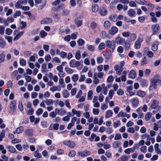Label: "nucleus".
<instances>
[{"mask_svg": "<svg viewBox=\"0 0 161 161\" xmlns=\"http://www.w3.org/2000/svg\"><path fill=\"white\" fill-rule=\"evenodd\" d=\"M45 102L46 104L47 105H50L53 104V101L52 99H47Z\"/></svg>", "mask_w": 161, "mask_h": 161, "instance_id": "obj_44", "label": "nucleus"}, {"mask_svg": "<svg viewBox=\"0 0 161 161\" xmlns=\"http://www.w3.org/2000/svg\"><path fill=\"white\" fill-rule=\"evenodd\" d=\"M93 94V91L92 90L89 91L87 94V97L89 99H92V95Z\"/></svg>", "mask_w": 161, "mask_h": 161, "instance_id": "obj_53", "label": "nucleus"}, {"mask_svg": "<svg viewBox=\"0 0 161 161\" xmlns=\"http://www.w3.org/2000/svg\"><path fill=\"white\" fill-rule=\"evenodd\" d=\"M129 76L131 79H134L136 76V72L133 70H131L129 73Z\"/></svg>", "mask_w": 161, "mask_h": 161, "instance_id": "obj_16", "label": "nucleus"}, {"mask_svg": "<svg viewBox=\"0 0 161 161\" xmlns=\"http://www.w3.org/2000/svg\"><path fill=\"white\" fill-rule=\"evenodd\" d=\"M20 64L22 66H25L26 65V62L24 59H20L19 61Z\"/></svg>", "mask_w": 161, "mask_h": 161, "instance_id": "obj_46", "label": "nucleus"}, {"mask_svg": "<svg viewBox=\"0 0 161 161\" xmlns=\"http://www.w3.org/2000/svg\"><path fill=\"white\" fill-rule=\"evenodd\" d=\"M106 45L109 48V52L112 53L114 52L116 47L115 42L114 40H107L106 41Z\"/></svg>", "mask_w": 161, "mask_h": 161, "instance_id": "obj_1", "label": "nucleus"}, {"mask_svg": "<svg viewBox=\"0 0 161 161\" xmlns=\"http://www.w3.org/2000/svg\"><path fill=\"white\" fill-rule=\"evenodd\" d=\"M140 151L141 152L145 153L147 151V147L145 146H143L140 148Z\"/></svg>", "mask_w": 161, "mask_h": 161, "instance_id": "obj_47", "label": "nucleus"}, {"mask_svg": "<svg viewBox=\"0 0 161 161\" xmlns=\"http://www.w3.org/2000/svg\"><path fill=\"white\" fill-rule=\"evenodd\" d=\"M24 130V127L23 126H20L16 129V132L17 134H19L21 133Z\"/></svg>", "mask_w": 161, "mask_h": 161, "instance_id": "obj_30", "label": "nucleus"}, {"mask_svg": "<svg viewBox=\"0 0 161 161\" xmlns=\"http://www.w3.org/2000/svg\"><path fill=\"white\" fill-rule=\"evenodd\" d=\"M106 46V45L104 43L102 42L99 45L98 48L100 50H102L105 48Z\"/></svg>", "mask_w": 161, "mask_h": 161, "instance_id": "obj_42", "label": "nucleus"}, {"mask_svg": "<svg viewBox=\"0 0 161 161\" xmlns=\"http://www.w3.org/2000/svg\"><path fill=\"white\" fill-rule=\"evenodd\" d=\"M64 6L65 5L64 4L62 3L57 6L53 7L52 9L54 11L58 12L62 10H63L64 7Z\"/></svg>", "mask_w": 161, "mask_h": 161, "instance_id": "obj_5", "label": "nucleus"}, {"mask_svg": "<svg viewBox=\"0 0 161 161\" xmlns=\"http://www.w3.org/2000/svg\"><path fill=\"white\" fill-rule=\"evenodd\" d=\"M99 14L101 16H105L107 14L106 9L103 7L100 8L99 9Z\"/></svg>", "mask_w": 161, "mask_h": 161, "instance_id": "obj_15", "label": "nucleus"}, {"mask_svg": "<svg viewBox=\"0 0 161 161\" xmlns=\"http://www.w3.org/2000/svg\"><path fill=\"white\" fill-rule=\"evenodd\" d=\"M114 80V77L112 75L109 76L107 79V81L108 82H112Z\"/></svg>", "mask_w": 161, "mask_h": 161, "instance_id": "obj_57", "label": "nucleus"}, {"mask_svg": "<svg viewBox=\"0 0 161 161\" xmlns=\"http://www.w3.org/2000/svg\"><path fill=\"white\" fill-rule=\"evenodd\" d=\"M34 155L35 157H37V158H40L42 156L41 154L39 153L38 150H36L34 152Z\"/></svg>", "mask_w": 161, "mask_h": 161, "instance_id": "obj_36", "label": "nucleus"}, {"mask_svg": "<svg viewBox=\"0 0 161 161\" xmlns=\"http://www.w3.org/2000/svg\"><path fill=\"white\" fill-rule=\"evenodd\" d=\"M144 1L146 3L145 4L146 5H148L150 8H152V9H153V8L154 7V6L153 4L150 3L145 0H144Z\"/></svg>", "mask_w": 161, "mask_h": 161, "instance_id": "obj_51", "label": "nucleus"}, {"mask_svg": "<svg viewBox=\"0 0 161 161\" xmlns=\"http://www.w3.org/2000/svg\"><path fill=\"white\" fill-rule=\"evenodd\" d=\"M21 12L20 11H17L13 15V17L16 18L20 16L21 14Z\"/></svg>", "mask_w": 161, "mask_h": 161, "instance_id": "obj_50", "label": "nucleus"}, {"mask_svg": "<svg viewBox=\"0 0 161 161\" xmlns=\"http://www.w3.org/2000/svg\"><path fill=\"white\" fill-rule=\"evenodd\" d=\"M97 61L98 64L102 63L103 61V58L102 57H97Z\"/></svg>", "mask_w": 161, "mask_h": 161, "instance_id": "obj_52", "label": "nucleus"}, {"mask_svg": "<svg viewBox=\"0 0 161 161\" xmlns=\"http://www.w3.org/2000/svg\"><path fill=\"white\" fill-rule=\"evenodd\" d=\"M20 24L22 25V26L20 27L21 29H24L25 28L26 26V22L24 21H21L20 22Z\"/></svg>", "mask_w": 161, "mask_h": 161, "instance_id": "obj_61", "label": "nucleus"}, {"mask_svg": "<svg viewBox=\"0 0 161 161\" xmlns=\"http://www.w3.org/2000/svg\"><path fill=\"white\" fill-rule=\"evenodd\" d=\"M145 19V18L144 16H139L138 17V20L141 23H142L144 21Z\"/></svg>", "mask_w": 161, "mask_h": 161, "instance_id": "obj_63", "label": "nucleus"}, {"mask_svg": "<svg viewBox=\"0 0 161 161\" xmlns=\"http://www.w3.org/2000/svg\"><path fill=\"white\" fill-rule=\"evenodd\" d=\"M99 7L98 5L95 4L92 6V10L94 12H97L98 10Z\"/></svg>", "mask_w": 161, "mask_h": 161, "instance_id": "obj_26", "label": "nucleus"}, {"mask_svg": "<svg viewBox=\"0 0 161 161\" xmlns=\"http://www.w3.org/2000/svg\"><path fill=\"white\" fill-rule=\"evenodd\" d=\"M97 75L96 73H95L94 74V80H93V82L96 84H97L99 82V80L97 78V77L96 76Z\"/></svg>", "mask_w": 161, "mask_h": 161, "instance_id": "obj_41", "label": "nucleus"}, {"mask_svg": "<svg viewBox=\"0 0 161 161\" xmlns=\"http://www.w3.org/2000/svg\"><path fill=\"white\" fill-rule=\"evenodd\" d=\"M75 57L76 59L77 60H79L81 58V55L80 51L77 52L75 53Z\"/></svg>", "mask_w": 161, "mask_h": 161, "instance_id": "obj_58", "label": "nucleus"}, {"mask_svg": "<svg viewBox=\"0 0 161 161\" xmlns=\"http://www.w3.org/2000/svg\"><path fill=\"white\" fill-rule=\"evenodd\" d=\"M145 94V92L140 90L138 91L136 93V95L141 97H144Z\"/></svg>", "mask_w": 161, "mask_h": 161, "instance_id": "obj_23", "label": "nucleus"}, {"mask_svg": "<svg viewBox=\"0 0 161 161\" xmlns=\"http://www.w3.org/2000/svg\"><path fill=\"white\" fill-rule=\"evenodd\" d=\"M12 32V30L10 28H7L6 30L5 33L8 35H10Z\"/></svg>", "mask_w": 161, "mask_h": 161, "instance_id": "obj_59", "label": "nucleus"}, {"mask_svg": "<svg viewBox=\"0 0 161 161\" xmlns=\"http://www.w3.org/2000/svg\"><path fill=\"white\" fill-rule=\"evenodd\" d=\"M74 22L77 27H80L82 24V21L81 17L79 16L76 17L75 19Z\"/></svg>", "mask_w": 161, "mask_h": 161, "instance_id": "obj_7", "label": "nucleus"}, {"mask_svg": "<svg viewBox=\"0 0 161 161\" xmlns=\"http://www.w3.org/2000/svg\"><path fill=\"white\" fill-rule=\"evenodd\" d=\"M114 70L116 71V73L117 75H119L122 72L123 68L119 67L118 64L115 65L114 67Z\"/></svg>", "mask_w": 161, "mask_h": 161, "instance_id": "obj_8", "label": "nucleus"}, {"mask_svg": "<svg viewBox=\"0 0 161 161\" xmlns=\"http://www.w3.org/2000/svg\"><path fill=\"white\" fill-rule=\"evenodd\" d=\"M159 145L158 143H156L154 145L155 150L158 153H160L161 151L159 149Z\"/></svg>", "mask_w": 161, "mask_h": 161, "instance_id": "obj_34", "label": "nucleus"}, {"mask_svg": "<svg viewBox=\"0 0 161 161\" xmlns=\"http://www.w3.org/2000/svg\"><path fill=\"white\" fill-rule=\"evenodd\" d=\"M160 80L157 79L153 78L151 80V85L152 86H150V89H151L152 86L153 88L155 89L157 88V84H158L159 83Z\"/></svg>", "mask_w": 161, "mask_h": 161, "instance_id": "obj_2", "label": "nucleus"}, {"mask_svg": "<svg viewBox=\"0 0 161 161\" xmlns=\"http://www.w3.org/2000/svg\"><path fill=\"white\" fill-rule=\"evenodd\" d=\"M6 43L5 41L3 38H0V47L3 48L6 46Z\"/></svg>", "mask_w": 161, "mask_h": 161, "instance_id": "obj_17", "label": "nucleus"}, {"mask_svg": "<svg viewBox=\"0 0 161 161\" xmlns=\"http://www.w3.org/2000/svg\"><path fill=\"white\" fill-rule=\"evenodd\" d=\"M34 112V110L33 108H31L30 109L28 110L27 112V114L28 115H32Z\"/></svg>", "mask_w": 161, "mask_h": 161, "instance_id": "obj_55", "label": "nucleus"}, {"mask_svg": "<svg viewBox=\"0 0 161 161\" xmlns=\"http://www.w3.org/2000/svg\"><path fill=\"white\" fill-rule=\"evenodd\" d=\"M76 155V152L74 150H72L70 151L68 153V155L69 156L71 157H74Z\"/></svg>", "mask_w": 161, "mask_h": 161, "instance_id": "obj_43", "label": "nucleus"}, {"mask_svg": "<svg viewBox=\"0 0 161 161\" xmlns=\"http://www.w3.org/2000/svg\"><path fill=\"white\" fill-rule=\"evenodd\" d=\"M159 103L156 100H154L151 105V108L152 109H157Z\"/></svg>", "mask_w": 161, "mask_h": 161, "instance_id": "obj_14", "label": "nucleus"}, {"mask_svg": "<svg viewBox=\"0 0 161 161\" xmlns=\"http://www.w3.org/2000/svg\"><path fill=\"white\" fill-rule=\"evenodd\" d=\"M75 59L71 60L69 63V66L71 67L74 68L75 67Z\"/></svg>", "mask_w": 161, "mask_h": 161, "instance_id": "obj_40", "label": "nucleus"}, {"mask_svg": "<svg viewBox=\"0 0 161 161\" xmlns=\"http://www.w3.org/2000/svg\"><path fill=\"white\" fill-rule=\"evenodd\" d=\"M129 16L131 17H134L135 14V11L132 9H130L127 12Z\"/></svg>", "mask_w": 161, "mask_h": 161, "instance_id": "obj_21", "label": "nucleus"}, {"mask_svg": "<svg viewBox=\"0 0 161 161\" xmlns=\"http://www.w3.org/2000/svg\"><path fill=\"white\" fill-rule=\"evenodd\" d=\"M160 29L159 25L158 24L156 23L153 25L151 26V29L153 32V35L157 33Z\"/></svg>", "mask_w": 161, "mask_h": 161, "instance_id": "obj_3", "label": "nucleus"}, {"mask_svg": "<svg viewBox=\"0 0 161 161\" xmlns=\"http://www.w3.org/2000/svg\"><path fill=\"white\" fill-rule=\"evenodd\" d=\"M120 144V143L118 141H114L112 144V147L114 148H116L119 147V145Z\"/></svg>", "mask_w": 161, "mask_h": 161, "instance_id": "obj_32", "label": "nucleus"}, {"mask_svg": "<svg viewBox=\"0 0 161 161\" xmlns=\"http://www.w3.org/2000/svg\"><path fill=\"white\" fill-rule=\"evenodd\" d=\"M152 116V114L151 113L149 112H147L145 115V120L146 121L149 120L150 117Z\"/></svg>", "mask_w": 161, "mask_h": 161, "instance_id": "obj_28", "label": "nucleus"}, {"mask_svg": "<svg viewBox=\"0 0 161 161\" xmlns=\"http://www.w3.org/2000/svg\"><path fill=\"white\" fill-rule=\"evenodd\" d=\"M18 108L20 111H22L24 110L23 104L21 102H19V103Z\"/></svg>", "mask_w": 161, "mask_h": 161, "instance_id": "obj_56", "label": "nucleus"}, {"mask_svg": "<svg viewBox=\"0 0 161 161\" xmlns=\"http://www.w3.org/2000/svg\"><path fill=\"white\" fill-rule=\"evenodd\" d=\"M158 42H156L153 43L152 46V49L153 51H156L158 49Z\"/></svg>", "mask_w": 161, "mask_h": 161, "instance_id": "obj_20", "label": "nucleus"}, {"mask_svg": "<svg viewBox=\"0 0 161 161\" xmlns=\"http://www.w3.org/2000/svg\"><path fill=\"white\" fill-rule=\"evenodd\" d=\"M111 55V53H109L108 51H106L105 53L103 54V56L105 57L106 60H109L110 58V56Z\"/></svg>", "mask_w": 161, "mask_h": 161, "instance_id": "obj_25", "label": "nucleus"}, {"mask_svg": "<svg viewBox=\"0 0 161 161\" xmlns=\"http://www.w3.org/2000/svg\"><path fill=\"white\" fill-rule=\"evenodd\" d=\"M53 20L51 18H46L41 21V24H47L52 23Z\"/></svg>", "mask_w": 161, "mask_h": 161, "instance_id": "obj_10", "label": "nucleus"}, {"mask_svg": "<svg viewBox=\"0 0 161 161\" xmlns=\"http://www.w3.org/2000/svg\"><path fill=\"white\" fill-rule=\"evenodd\" d=\"M63 13H62V15L63 16H66L68 15L69 13V11L67 10L66 9H63Z\"/></svg>", "mask_w": 161, "mask_h": 161, "instance_id": "obj_49", "label": "nucleus"}, {"mask_svg": "<svg viewBox=\"0 0 161 161\" xmlns=\"http://www.w3.org/2000/svg\"><path fill=\"white\" fill-rule=\"evenodd\" d=\"M65 69L66 72L69 74H72L74 72L73 70L72 69L69 68H65Z\"/></svg>", "mask_w": 161, "mask_h": 161, "instance_id": "obj_48", "label": "nucleus"}, {"mask_svg": "<svg viewBox=\"0 0 161 161\" xmlns=\"http://www.w3.org/2000/svg\"><path fill=\"white\" fill-rule=\"evenodd\" d=\"M5 55L4 53L0 54V63L4 62Z\"/></svg>", "mask_w": 161, "mask_h": 161, "instance_id": "obj_38", "label": "nucleus"}, {"mask_svg": "<svg viewBox=\"0 0 161 161\" xmlns=\"http://www.w3.org/2000/svg\"><path fill=\"white\" fill-rule=\"evenodd\" d=\"M78 75L77 74H74L72 77V80L73 81L76 82L78 80Z\"/></svg>", "mask_w": 161, "mask_h": 161, "instance_id": "obj_37", "label": "nucleus"}, {"mask_svg": "<svg viewBox=\"0 0 161 161\" xmlns=\"http://www.w3.org/2000/svg\"><path fill=\"white\" fill-rule=\"evenodd\" d=\"M117 44H122L125 42V40L123 38H121L120 36H117L115 39V41H114Z\"/></svg>", "mask_w": 161, "mask_h": 161, "instance_id": "obj_9", "label": "nucleus"}, {"mask_svg": "<svg viewBox=\"0 0 161 161\" xmlns=\"http://www.w3.org/2000/svg\"><path fill=\"white\" fill-rule=\"evenodd\" d=\"M129 40L130 41H134L136 38V35L134 33L130 34Z\"/></svg>", "mask_w": 161, "mask_h": 161, "instance_id": "obj_19", "label": "nucleus"}, {"mask_svg": "<svg viewBox=\"0 0 161 161\" xmlns=\"http://www.w3.org/2000/svg\"><path fill=\"white\" fill-rule=\"evenodd\" d=\"M138 38L135 43V48L136 49L140 48L141 47V42H138Z\"/></svg>", "mask_w": 161, "mask_h": 161, "instance_id": "obj_35", "label": "nucleus"}, {"mask_svg": "<svg viewBox=\"0 0 161 161\" xmlns=\"http://www.w3.org/2000/svg\"><path fill=\"white\" fill-rule=\"evenodd\" d=\"M7 148L8 151L11 153H14L16 151V149L13 146H8L7 147Z\"/></svg>", "mask_w": 161, "mask_h": 161, "instance_id": "obj_18", "label": "nucleus"}, {"mask_svg": "<svg viewBox=\"0 0 161 161\" xmlns=\"http://www.w3.org/2000/svg\"><path fill=\"white\" fill-rule=\"evenodd\" d=\"M110 25V23L108 20L105 21L104 23V26L105 29H107L109 28Z\"/></svg>", "mask_w": 161, "mask_h": 161, "instance_id": "obj_27", "label": "nucleus"}, {"mask_svg": "<svg viewBox=\"0 0 161 161\" xmlns=\"http://www.w3.org/2000/svg\"><path fill=\"white\" fill-rule=\"evenodd\" d=\"M59 124L58 123H55L53 125L51 124L48 127V129L49 130H57L58 129Z\"/></svg>", "mask_w": 161, "mask_h": 161, "instance_id": "obj_13", "label": "nucleus"}, {"mask_svg": "<svg viewBox=\"0 0 161 161\" xmlns=\"http://www.w3.org/2000/svg\"><path fill=\"white\" fill-rule=\"evenodd\" d=\"M77 43L79 46H82L85 43V41L82 39L80 38L77 41Z\"/></svg>", "mask_w": 161, "mask_h": 161, "instance_id": "obj_39", "label": "nucleus"}, {"mask_svg": "<svg viewBox=\"0 0 161 161\" xmlns=\"http://www.w3.org/2000/svg\"><path fill=\"white\" fill-rule=\"evenodd\" d=\"M121 138V136L120 134H116L115 137L114 139L115 140H118L120 139Z\"/></svg>", "mask_w": 161, "mask_h": 161, "instance_id": "obj_64", "label": "nucleus"}, {"mask_svg": "<svg viewBox=\"0 0 161 161\" xmlns=\"http://www.w3.org/2000/svg\"><path fill=\"white\" fill-rule=\"evenodd\" d=\"M45 59L46 61L48 62L49 61L51 60V57L50 55L47 54L45 56Z\"/></svg>", "mask_w": 161, "mask_h": 161, "instance_id": "obj_60", "label": "nucleus"}, {"mask_svg": "<svg viewBox=\"0 0 161 161\" xmlns=\"http://www.w3.org/2000/svg\"><path fill=\"white\" fill-rule=\"evenodd\" d=\"M50 90L53 92L56 91H60L61 90V88L60 87V86H54L52 87H51L50 89Z\"/></svg>", "mask_w": 161, "mask_h": 161, "instance_id": "obj_31", "label": "nucleus"}, {"mask_svg": "<svg viewBox=\"0 0 161 161\" xmlns=\"http://www.w3.org/2000/svg\"><path fill=\"white\" fill-rule=\"evenodd\" d=\"M113 112L111 110H108L106 112L105 117L109 118L112 116Z\"/></svg>", "mask_w": 161, "mask_h": 161, "instance_id": "obj_24", "label": "nucleus"}, {"mask_svg": "<svg viewBox=\"0 0 161 161\" xmlns=\"http://www.w3.org/2000/svg\"><path fill=\"white\" fill-rule=\"evenodd\" d=\"M139 103V100L138 99L136 98L133 99L132 102V105L133 107H136Z\"/></svg>", "mask_w": 161, "mask_h": 161, "instance_id": "obj_22", "label": "nucleus"}, {"mask_svg": "<svg viewBox=\"0 0 161 161\" xmlns=\"http://www.w3.org/2000/svg\"><path fill=\"white\" fill-rule=\"evenodd\" d=\"M69 93L66 90H64L63 92V95L64 98L68 97L69 96Z\"/></svg>", "mask_w": 161, "mask_h": 161, "instance_id": "obj_29", "label": "nucleus"}, {"mask_svg": "<svg viewBox=\"0 0 161 161\" xmlns=\"http://www.w3.org/2000/svg\"><path fill=\"white\" fill-rule=\"evenodd\" d=\"M43 111L42 109L40 108L38 109L36 112V113L37 115H39L42 114Z\"/></svg>", "mask_w": 161, "mask_h": 161, "instance_id": "obj_62", "label": "nucleus"}, {"mask_svg": "<svg viewBox=\"0 0 161 161\" xmlns=\"http://www.w3.org/2000/svg\"><path fill=\"white\" fill-rule=\"evenodd\" d=\"M16 102L15 100H13L11 101L10 104V108L14 111L16 108Z\"/></svg>", "mask_w": 161, "mask_h": 161, "instance_id": "obj_12", "label": "nucleus"}, {"mask_svg": "<svg viewBox=\"0 0 161 161\" xmlns=\"http://www.w3.org/2000/svg\"><path fill=\"white\" fill-rule=\"evenodd\" d=\"M118 31V28L115 26H113L109 31V33L110 35H114Z\"/></svg>", "mask_w": 161, "mask_h": 161, "instance_id": "obj_11", "label": "nucleus"}, {"mask_svg": "<svg viewBox=\"0 0 161 161\" xmlns=\"http://www.w3.org/2000/svg\"><path fill=\"white\" fill-rule=\"evenodd\" d=\"M78 153L79 156L80 155L81 157H84L90 155L91 153L90 151L86 150L82 152L79 151Z\"/></svg>", "mask_w": 161, "mask_h": 161, "instance_id": "obj_6", "label": "nucleus"}, {"mask_svg": "<svg viewBox=\"0 0 161 161\" xmlns=\"http://www.w3.org/2000/svg\"><path fill=\"white\" fill-rule=\"evenodd\" d=\"M63 144L70 148H73L75 146V143L73 141H64L63 142Z\"/></svg>", "mask_w": 161, "mask_h": 161, "instance_id": "obj_4", "label": "nucleus"}, {"mask_svg": "<svg viewBox=\"0 0 161 161\" xmlns=\"http://www.w3.org/2000/svg\"><path fill=\"white\" fill-rule=\"evenodd\" d=\"M124 47L125 48V51L128 50L130 47V44L129 42L125 41V42Z\"/></svg>", "mask_w": 161, "mask_h": 161, "instance_id": "obj_33", "label": "nucleus"}, {"mask_svg": "<svg viewBox=\"0 0 161 161\" xmlns=\"http://www.w3.org/2000/svg\"><path fill=\"white\" fill-rule=\"evenodd\" d=\"M40 34L41 38H44L47 34V33L43 31H41L40 32Z\"/></svg>", "mask_w": 161, "mask_h": 161, "instance_id": "obj_45", "label": "nucleus"}, {"mask_svg": "<svg viewBox=\"0 0 161 161\" xmlns=\"http://www.w3.org/2000/svg\"><path fill=\"white\" fill-rule=\"evenodd\" d=\"M91 26L92 30H94L96 28L97 24L95 22H92L91 24Z\"/></svg>", "mask_w": 161, "mask_h": 161, "instance_id": "obj_54", "label": "nucleus"}]
</instances>
